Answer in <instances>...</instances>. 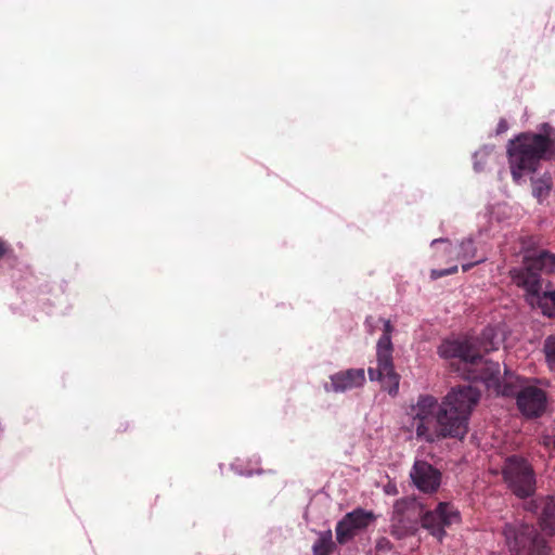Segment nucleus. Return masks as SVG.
<instances>
[{"label":"nucleus","instance_id":"1","mask_svg":"<svg viewBox=\"0 0 555 555\" xmlns=\"http://www.w3.org/2000/svg\"><path fill=\"white\" fill-rule=\"evenodd\" d=\"M492 328H486L478 337H466L457 340H447L438 348V353L444 359L452 360L451 366L469 380H480L488 389L496 395L516 397L519 411L527 417H538L546 409V392L527 383L509 370L505 369L501 376L498 362L483 359V354L498 349Z\"/></svg>","mask_w":555,"mask_h":555},{"label":"nucleus","instance_id":"2","mask_svg":"<svg viewBox=\"0 0 555 555\" xmlns=\"http://www.w3.org/2000/svg\"><path fill=\"white\" fill-rule=\"evenodd\" d=\"M479 399L480 391L470 384L453 387L441 403L434 396L422 395L411 408V428L417 439L429 443L444 438L463 439Z\"/></svg>","mask_w":555,"mask_h":555},{"label":"nucleus","instance_id":"3","mask_svg":"<svg viewBox=\"0 0 555 555\" xmlns=\"http://www.w3.org/2000/svg\"><path fill=\"white\" fill-rule=\"evenodd\" d=\"M506 154L512 179L520 183L525 176L538 171L542 162L555 157V128L544 122L539 132L519 133L508 141Z\"/></svg>","mask_w":555,"mask_h":555},{"label":"nucleus","instance_id":"4","mask_svg":"<svg viewBox=\"0 0 555 555\" xmlns=\"http://www.w3.org/2000/svg\"><path fill=\"white\" fill-rule=\"evenodd\" d=\"M382 321L384 322L383 335L376 346L377 367H369L367 373L371 380H379L384 390L396 396L399 390L400 376L396 373L392 362L391 334L393 326L389 320Z\"/></svg>","mask_w":555,"mask_h":555},{"label":"nucleus","instance_id":"5","mask_svg":"<svg viewBox=\"0 0 555 555\" xmlns=\"http://www.w3.org/2000/svg\"><path fill=\"white\" fill-rule=\"evenodd\" d=\"M505 543L512 555H551L545 539L532 526L520 521L505 524Z\"/></svg>","mask_w":555,"mask_h":555},{"label":"nucleus","instance_id":"6","mask_svg":"<svg viewBox=\"0 0 555 555\" xmlns=\"http://www.w3.org/2000/svg\"><path fill=\"white\" fill-rule=\"evenodd\" d=\"M503 480L518 498L531 496L535 491V474L531 464L524 457L511 455L502 466Z\"/></svg>","mask_w":555,"mask_h":555},{"label":"nucleus","instance_id":"7","mask_svg":"<svg viewBox=\"0 0 555 555\" xmlns=\"http://www.w3.org/2000/svg\"><path fill=\"white\" fill-rule=\"evenodd\" d=\"M552 254L542 250L532 257H527L525 267L514 271V280L517 285L522 286L528 293L537 295L541 291L540 271L548 270Z\"/></svg>","mask_w":555,"mask_h":555},{"label":"nucleus","instance_id":"8","mask_svg":"<svg viewBox=\"0 0 555 555\" xmlns=\"http://www.w3.org/2000/svg\"><path fill=\"white\" fill-rule=\"evenodd\" d=\"M422 527L439 541L446 535V527L461 521V514L451 503L440 502L434 511L426 512L422 517Z\"/></svg>","mask_w":555,"mask_h":555},{"label":"nucleus","instance_id":"9","mask_svg":"<svg viewBox=\"0 0 555 555\" xmlns=\"http://www.w3.org/2000/svg\"><path fill=\"white\" fill-rule=\"evenodd\" d=\"M375 519L373 512L357 508L347 513L336 525V540L339 544L350 541L359 531L366 529Z\"/></svg>","mask_w":555,"mask_h":555},{"label":"nucleus","instance_id":"10","mask_svg":"<svg viewBox=\"0 0 555 555\" xmlns=\"http://www.w3.org/2000/svg\"><path fill=\"white\" fill-rule=\"evenodd\" d=\"M412 483L424 493H435L441 483V473L430 463L416 460L411 468Z\"/></svg>","mask_w":555,"mask_h":555},{"label":"nucleus","instance_id":"11","mask_svg":"<svg viewBox=\"0 0 555 555\" xmlns=\"http://www.w3.org/2000/svg\"><path fill=\"white\" fill-rule=\"evenodd\" d=\"M365 382L363 369H349L340 371L331 376L332 389L335 392H344L361 387Z\"/></svg>","mask_w":555,"mask_h":555},{"label":"nucleus","instance_id":"12","mask_svg":"<svg viewBox=\"0 0 555 555\" xmlns=\"http://www.w3.org/2000/svg\"><path fill=\"white\" fill-rule=\"evenodd\" d=\"M535 507L540 511L539 525L546 535L555 533V499L553 496L541 498L535 501Z\"/></svg>","mask_w":555,"mask_h":555},{"label":"nucleus","instance_id":"13","mask_svg":"<svg viewBox=\"0 0 555 555\" xmlns=\"http://www.w3.org/2000/svg\"><path fill=\"white\" fill-rule=\"evenodd\" d=\"M442 244L443 246V253L449 255H455L456 260H465L475 257L476 254V247L474 244V241L472 238H465L463 240L459 246H453L451 243L442 241V240H435L433 242V245Z\"/></svg>","mask_w":555,"mask_h":555},{"label":"nucleus","instance_id":"14","mask_svg":"<svg viewBox=\"0 0 555 555\" xmlns=\"http://www.w3.org/2000/svg\"><path fill=\"white\" fill-rule=\"evenodd\" d=\"M332 531L327 530L320 534L312 546L313 555H331L334 550Z\"/></svg>","mask_w":555,"mask_h":555},{"label":"nucleus","instance_id":"15","mask_svg":"<svg viewBox=\"0 0 555 555\" xmlns=\"http://www.w3.org/2000/svg\"><path fill=\"white\" fill-rule=\"evenodd\" d=\"M551 190V179L543 177L540 179L532 180V194L538 199H542L547 196Z\"/></svg>","mask_w":555,"mask_h":555},{"label":"nucleus","instance_id":"16","mask_svg":"<svg viewBox=\"0 0 555 555\" xmlns=\"http://www.w3.org/2000/svg\"><path fill=\"white\" fill-rule=\"evenodd\" d=\"M543 351L547 367L555 373V335H551L544 340Z\"/></svg>","mask_w":555,"mask_h":555},{"label":"nucleus","instance_id":"17","mask_svg":"<svg viewBox=\"0 0 555 555\" xmlns=\"http://www.w3.org/2000/svg\"><path fill=\"white\" fill-rule=\"evenodd\" d=\"M456 272H457V264H453V266L449 267L448 269H443V270L433 269L430 271V278H431V280H438L440 278H443V276H447L450 274H454Z\"/></svg>","mask_w":555,"mask_h":555},{"label":"nucleus","instance_id":"18","mask_svg":"<svg viewBox=\"0 0 555 555\" xmlns=\"http://www.w3.org/2000/svg\"><path fill=\"white\" fill-rule=\"evenodd\" d=\"M375 548L377 553H387L391 551L392 543L389 539L382 537L377 540Z\"/></svg>","mask_w":555,"mask_h":555},{"label":"nucleus","instance_id":"19","mask_svg":"<svg viewBox=\"0 0 555 555\" xmlns=\"http://www.w3.org/2000/svg\"><path fill=\"white\" fill-rule=\"evenodd\" d=\"M507 129H508V124H507L506 119L501 118L496 126V134H502V133L506 132Z\"/></svg>","mask_w":555,"mask_h":555},{"label":"nucleus","instance_id":"20","mask_svg":"<svg viewBox=\"0 0 555 555\" xmlns=\"http://www.w3.org/2000/svg\"><path fill=\"white\" fill-rule=\"evenodd\" d=\"M9 249L8 244L0 238V259L7 254Z\"/></svg>","mask_w":555,"mask_h":555},{"label":"nucleus","instance_id":"21","mask_svg":"<svg viewBox=\"0 0 555 555\" xmlns=\"http://www.w3.org/2000/svg\"><path fill=\"white\" fill-rule=\"evenodd\" d=\"M478 262H480V260H477L475 262L463 263L462 269L464 272H466V271L470 270Z\"/></svg>","mask_w":555,"mask_h":555},{"label":"nucleus","instance_id":"22","mask_svg":"<svg viewBox=\"0 0 555 555\" xmlns=\"http://www.w3.org/2000/svg\"><path fill=\"white\" fill-rule=\"evenodd\" d=\"M550 260V267H554L555 268V255L552 254V257L548 258Z\"/></svg>","mask_w":555,"mask_h":555},{"label":"nucleus","instance_id":"23","mask_svg":"<svg viewBox=\"0 0 555 555\" xmlns=\"http://www.w3.org/2000/svg\"><path fill=\"white\" fill-rule=\"evenodd\" d=\"M551 299L553 300V302L555 304V291L553 293H551Z\"/></svg>","mask_w":555,"mask_h":555},{"label":"nucleus","instance_id":"24","mask_svg":"<svg viewBox=\"0 0 555 555\" xmlns=\"http://www.w3.org/2000/svg\"><path fill=\"white\" fill-rule=\"evenodd\" d=\"M371 320H372V318L370 317V318H367V319H366V321H365V323H366L369 326H371Z\"/></svg>","mask_w":555,"mask_h":555}]
</instances>
